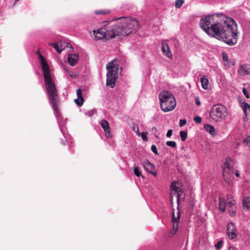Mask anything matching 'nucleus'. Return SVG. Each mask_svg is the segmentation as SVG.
<instances>
[{
	"instance_id": "obj_1",
	"label": "nucleus",
	"mask_w": 250,
	"mask_h": 250,
	"mask_svg": "<svg viewBox=\"0 0 250 250\" xmlns=\"http://www.w3.org/2000/svg\"><path fill=\"white\" fill-rule=\"evenodd\" d=\"M199 24L208 35L229 45H234L237 42L239 32L236 22L223 13L203 16Z\"/></svg>"
},
{
	"instance_id": "obj_2",
	"label": "nucleus",
	"mask_w": 250,
	"mask_h": 250,
	"mask_svg": "<svg viewBox=\"0 0 250 250\" xmlns=\"http://www.w3.org/2000/svg\"><path fill=\"white\" fill-rule=\"evenodd\" d=\"M38 55L40 60L44 79V83L46 88V94L49 104L51 105L54 114L58 118V122L61 130L66 141H68L69 136L67 133L66 128L64 126L67 120L65 119L62 121L60 117V113L58 107L60 100L56 86L54 82L52 81L49 66L45 58L39 52H38Z\"/></svg>"
},
{
	"instance_id": "obj_3",
	"label": "nucleus",
	"mask_w": 250,
	"mask_h": 250,
	"mask_svg": "<svg viewBox=\"0 0 250 250\" xmlns=\"http://www.w3.org/2000/svg\"><path fill=\"white\" fill-rule=\"evenodd\" d=\"M160 107L166 112L173 110L176 105V101L173 94L168 91H163L159 95Z\"/></svg>"
},
{
	"instance_id": "obj_4",
	"label": "nucleus",
	"mask_w": 250,
	"mask_h": 250,
	"mask_svg": "<svg viewBox=\"0 0 250 250\" xmlns=\"http://www.w3.org/2000/svg\"><path fill=\"white\" fill-rule=\"evenodd\" d=\"M119 64L118 61L114 59L109 62L106 65V84L111 88L114 87L116 80L118 78V71L119 70Z\"/></svg>"
},
{
	"instance_id": "obj_5",
	"label": "nucleus",
	"mask_w": 250,
	"mask_h": 250,
	"mask_svg": "<svg viewBox=\"0 0 250 250\" xmlns=\"http://www.w3.org/2000/svg\"><path fill=\"white\" fill-rule=\"evenodd\" d=\"M120 26L122 27V36L125 37L137 30L139 27V22L135 19L121 17Z\"/></svg>"
},
{
	"instance_id": "obj_6",
	"label": "nucleus",
	"mask_w": 250,
	"mask_h": 250,
	"mask_svg": "<svg viewBox=\"0 0 250 250\" xmlns=\"http://www.w3.org/2000/svg\"><path fill=\"white\" fill-rule=\"evenodd\" d=\"M228 115V112L227 108L222 104L214 105L211 108L209 112L210 118L216 122L225 119Z\"/></svg>"
},
{
	"instance_id": "obj_7",
	"label": "nucleus",
	"mask_w": 250,
	"mask_h": 250,
	"mask_svg": "<svg viewBox=\"0 0 250 250\" xmlns=\"http://www.w3.org/2000/svg\"><path fill=\"white\" fill-rule=\"evenodd\" d=\"M232 164V159L230 157H228L222 166L223 170V176L227 182H229L230 178L233 174L237 177L239 176V171L234 170Z\"/></svg>"
},
{
	"instance_id": "obj_8",
	"label": "nucleus",
	"mask_w": 250,
	"mask_h": 250,
	"mask_svg": "<svg viewBox=\"0 0 250 250\" xmlns=\"http://www.w3.org/2000/svg\"><path fill=\"white\" fill-rule=\"evenodd\" d=\"M104 28L106 31L105 36L106 40L112 39L116 36L123 37L122 27H120L119 23Z\"/></svg>"
},
{
	"instance_id": "obj_9",
	"label": "nucleus",
	"mask_w": 250,
	"mask_h": 250,
	"mask_svg": "<svg viewBox=\"0 0 250 250\" xmlns=\"http://www.w3.org/2000/svg\"><path fill=\"white\" fill-rule=\"evenodd\" d=\"M236 231L237 229L235 223H229L227 225V233L230 239H234L237 236Z\"/></svg>"
},
{
	"instance_id": "obj_10",
	"label": "nucleus",
	"mask_w": 250,
	"mask_h": 250,
	"mask_svg": "<svg viewBox=\"0 0 250 250\" xmlns=\"http://www.w3.org/2000/svg\"><path fill=\"white\" fill-rule=\"evenodd\" d=\"M180 218V211L179 210V206H178V211L177 213V216L176 217L174 215V212H173L172 221L173 223V228L172 231L170 233V236L174 235L176 232H177L178 226H179V221Z\"/></svg>"
},
{
	"instance_id": "obj_11",
	"label": "nucleus",
	"mask_w": 250,
	"mask_h": 250,
	"mask_svg": "<svg viewBox=\"0 0 250 250\" xmlns=\"http://www.w3.org/2000/svg\"><path fill=\"white\" fill-rule=\"evenodd\" d=\"M238 73L241 76L250 75V64L244 63L241 64L238 69Z\"/></svg>"
},
{
	"instance_id": "obj_12",
	"label": "nucleus",
	"mask_w": 250,
	"mask_h": 250,
	"mask_svg": "<svg viewBox=\"0 0 250 250\" xmlns=\"http://www.w3.org/2000/svg\"><path fill=\"white\" fill-rule=\"evenodd\" d=\"M242 108L245 113L243 120L245 122H249L250 125V105L246 103H242Z\"/></svg>"
},
{
	"instance_id": "obj_13",
	"label": "nucleus",
	"mask_w": 250,
	"mask_h": 250,
	"mask_svg": "<svg viewBox=\"0 0 250 250\" xmlns=\"http://www.w3.org/2000/svg\"><path fill=\"white\" fill-rule=\"evenodd\" d=\"M106 31L104 28H102L97 30V31H94L93 37L96 40H99L103 39H106L105 36Z\"/></svg>"
},
{
	"instance_id": "obj_14",
	"label": "nucleus",
	"mask_w": 250,
	"mask_h": 250,
	"mask_svg": "<svg viewBox=\"0 0 250 250\" xmlns=\"http://www.w3.org/2000/svg\"><path fill=\"white\" fill-rule=\"evenodd\" d=\"M101 125L104 130L106 137H110L111 134L108 122L106 120L103 119L101 121Z\"/></svg>"
},
{
	"instance_id": "obj_15",
	"label": "nucleus",
	"mask_w": 250,
	"mask_h": 250,
	"mask_svg": "<svg viewBox=\"0 0 250 250\" xmlns=\"http://www.w3.org/2000/svg\"><path fill=\"white\" fill-rule=\"evenodd\" d=\"M77 98L75 100V103L78 106H81L84 102V99L83 96V93L80 88H79L76 91Z\"/></svg>"
},
{
	"instance_id": "obj_16",
	"label": "nucleus",
	"mask_w": 250,
	"mask_h": 250,
	"mask_svg": "<svg viewBox=\"0 0 250 250\" xmlns=\"http://www.w3.org/2000/svg\"><path fill=\"white\" fill-rule=\"evenodd\" d=\"M161 50L164 55L166 56L168 58H171L172 57V54L169 47L167 43L163 42L161 45Z\"/></svg>"
},
{
	"instance_id": "obj_17",
	"label": "nucleus",
	"mask_w": 250,
	"mask_h": 250,
	"mask_svg": "<svg viewBox=\"0 0 250 250\" xmlns=\"http://www.w3.org/2000/svg\"><path fill=\"white\" fill-rule=\"evenodd\" d=\"M79 60V56L77 54H69L68 57L69 64L71 66L76 64Z\"/></svg>"
},
{
	"instance_id": "obj_18",
	"label": "nucleus",
	"mask_w": 250,
	"mask_h": 250,
	"mask_svg": "<svg viewBox=\"0 0 250 250\" xmlns=\"http://www.w3.org/2000/svg\"><path fill=\"white\" fill-rule=\"evenodd\" d=\"M143 167L149 173L151 172L152 170L155 168L154 165L150 163L148 160H146L143 163Z\"/></svg>"
},
{
	"instance_id": "obj_19",
	"label": "nucleus",
	"mask_w": 250,
	"mask_h": 250,
	"mask_svg": "<svg viewBox=\"0 0 250 250\" xmlns=\"http://www.w3.org/2000/svg\"><path fill=\"white\" fill-rule=\"evenodd\" d=\"M242 205L245 210H250V197H245L242 201Z\"/></svg>"
},
{
	"instance_id": "obj_20",
	"label": "nucleus",
	"mask_w": 250,
	"mask_h": 250,
	"mask_svg": "<svg viewBox=\"0 0 250 250\" xmlns=\"http://www.w3.org/2000/svg\"><path fill=\"white\" fill-rule=\"evenodd\" d=\"M49 44L52 46L59 53H60L64 48V47H62V44L58 42L49 43Z\"/></svg>"
},
{
	"instance_id": "obj_21",
	"label": "nucleus",
	"mask_w": 250,
	"mask_h": 250,
	"mask_svg": "<svg viewBox=\"0 0 250 250\" xmlns=\"http://www.w3.org/2000/svg\"><path fill=\"white\" fill-rule=\"evenodd\" d=\"M219 209L222 212H224L225 211L226 207L227 206L226 204H225V203H226V202L224 199H221V198H219Z\"/></svg>"
},
{
	"instance_id": "obj_22",
	"label": "nucleus",
	"mask_w": 250,
	"mask_h": 250,
	"mask_svg": "<svg viewBox=\"0 0 250 250\" xmlns=\"http://www.w3.org/2000/svg\"><path fill=\"white\" fill-rule=\"evenodd\" d=\"M201 83L202 88L204 89H207L208 83V79L205 77H202L201 78Z\"/></svg>"
},
{
	"instance_id": "obj_23",
	"label": "nucleus",
	"mask_w": 250,
	"mask_h": 250,
	"mask_svg": "<svg viewBox=\"0 0 250 250\" xmlns=\"http://www.w3.org/2000/svg\"><path fill=\"white\" fill-rule=\"evenodd\" d=\"M205 128L207 131L210 134L214 135L215 134V129L214 127L209 125H206Z\"/></svg>"
},
{
	"instance_id": "obj_24",
	"label": "nucleus",
	"mask_w": 250,
	"mask_h": 250,
	"mask_svg": "<svg viewBox=\"0 0 250 250\" xmlns=\"http://www.w3.org/2000/svg\"><path fill=\"white\" fill-rule=\"evenodd\" d=\"M225 204H226L227 207L231 208L232 209L235 208V202L234 199L227 200Z\"/></svg>"
},
{
	"instance_id": "obj_25",
	"label": "nucleus",
	"mask_w": 250,
	"mask_h": 250,
	"mask_svg": "<svg viewBox=\"0 0 250 250\" xmlns=\"http://www.w3.org/2000/svg\"><path fill=\"white\" fill-rule=\"evenodd\" d=\"M180 136L182 141H185L188 136V133L186 131H181L180 132Z\"/></svg>"
},
{
	"instance_id": "obj_26",
	"label": "nucleus",
	"mask_w": 250,
	"mask_h": 250,
	"mask_svg": "<svg viewBox=\"0 0 250 250\" xmlns=\"http://www.w3.org/2000/svg\"><path fill=\"white\" fill-rule=\"evenodd\" d=\"M110 12V11L109 10H100L96 11L95 12V14H97V15H99V14L105 15V14H109Z\"/></svg>"
},
{
	"instance_id": "obj_27",
	"label": "nucleus",
	"mask_w": 250,
	"mask_h": 250,
	"mask_svg": "<svg viewBox=\"0 0 250 250\" xmlns=\"http://www.w3.org/2000/svg\"><path fill=\"white\" fill-rule=\"evenodd\" d=\"M96 110L95 109H91L86 111L85 112V115L91 117L93 116L96 113Z\"/></svg>"
},
{
	"instance_id": "obj_28",
	"label": "nucleus",
	"mask_w": 250,
	"mask_h": 250,
	"mask_svg": "<svg viewBox=\"0 0 250 250\" xmlns=\"http://www.w3.org/2000/svg\"><path fill=\"white\" fill-rule=\"evenodd\" d=\"M134 174L137 177H140L142 174L140 168L138 167H134Z\"/></svg>"
},
{
	"instance_id": "obj_29",
	"label": "nucleus",
	"mask_w": 250,
	"mask_h": 250,
	"mask_svg": "<svg viewBox=\"0 0 250 250\" xmlns=\"http://www.w3.org/2000/svg\"><path fill=\"white\" fill-rule=\"evenodd\" d=\"M184 2V0H176L175 3V7L177 8H180Z\"/></svg>"
},
{
	"instance_id": "obj_30",
	"label": "nucleus",
	"mask_w": 250,
	"mask_h": 250,
	"mask_svg": "<svg viewBox=\"0 0 250 250\" xmlns=\"http://www.w3.org/2000/svg\"><path fill=\"white\" fill-rule=\"evenodd\" d=\"M170 188L172 191H176L177 192H179V188L176 186V183L175 182H173L171 184Z\"/></svg>"
},
{
	"instance_id": "obj_31",
	"label": "nucleus",
	"mask_w": 250,
	"mask_h": 250,
	"mask_svg": "<svg viewBox=\"0 0 250 250\" xmlns=\"http://www.w3.org/2000/svg\"><path fill=\"white\" fill-rule=\"evenodd\" d=\"M166 144L167 146L175 148L176 146V143L174 141H167Z\"/></svg>"
},
{
	"instance_id": "obj_32",
	"label": "nucleus",
	"mask_w": 250,
	"mask_h": 250,
	"mask_svg": "<svg viewBox=\"0 0 250 250\" xmlns=\"http://www.w3.org/2000/svg\"><path fill=\"white\" fill-rule=\"evenodd\" d=\"M133 130L137 134L138 136H140L141 135V132H140L139 127L137 125L133 126Z\"/></svg>"
},
{
	"instance_id": "obj_33",
	"label": "nucleus",
	"mask_w": 250,
	"mask_h": 250,
	"mask_svg": "<svg viewBox=\"0 0 250 250\" xmlns=\"http://www.w3.org/2000/svg\"><path fill=\"white\" fill-rule=\"evenodd\" d=\"M151 151L155 154H158L157 147L155 145H153L151 147Z\"/></svg>"
},
{
	"instance_id": "obj_34",
	"label": "nucleus",
	"mask_w": 250,
	"mask_h": 250,
	"mask_svg": "<svg viewBox=\"0 0 250 250\" xmlns=\"http://www.w3.org/2000/svg\"><path fill=\"white\" fill-rule=\"evenodd\" d=\"M194 121L197 124H200L202 122V119L200 116H195L194 118Z\"/></svg>"
},
{
	"instance_id": "obj_35",
	"label": "nucleus",
	"mask_w": 250,
	"mask_h": 250,
	"mask_svg": "<svg viewBox=\"0 0 250 250\" xmlns=\"http://www.w3.org/2000/svg\"><path fill=\"white\" fill-rule=\"evenodd\" d=\"M222 245H223L222 242L219 241L216 244H215V247L217 249L219 250L222 247Z\"/></svg>"
},
{
	"instance_id": "obj_36",
	"label": "nucleus",
	"mask_w": 250,
	"mask_h": 250,
	"mask_svg": "<svg viewBox=\"0 0 250 250\" xmlns=\"http://www.w3.org/2000/svg\"><path fill=\"white\" fill-rule=\"evenodd\" d=\"M142 137V139L144 141H146L147 140V137L146 136V132H142L141 133V135Z\"/></svg>"
},
{
	"instance_id": "obj_37",
	"label": "nucleus",
	"mask_w": 250,
	"mask_h": 250,
	"mask_svg": "<svg viewBox=\"0 0 250 250\" xmlns=\"http://www.w3.org/2000/svg\"><path fill=\"white\" fill-rule=\"evenodd\" d=\"M151 131L154 133V135L155 137H158V135L157 134V129L156 127L154 126L151 128Z\"/></svg>"
},
{
	"instance_id": "obj_38",
	"label": "nucleus",
	"mask_w": 250,
	"mask_h": 250,
	"mask_svg": "<svg viewBox=\"0 0 250 250\" xmlns=\"http://www.w3.org/2000/svg\"><path fill=\"white\" fill-rule=\"evenodd\" d=\"M187 124L186 120L180 119L179 122V125L180 126H184Z\"/></svg>"
},
{
	"instance_id": "obj_39",
	"label": "nucleus",
	"mask_w": 250,
	"mask_h": 250,
	"mask_svg": "<svg viewBox=\"0 0 250 250\" xmlns=\"http://www.w3.org/2000/svg\"><path fill=\"white\" fill-rule=\"evenodd\" d=\"M243 93L244 95L247 98H249L250 97L249 94L247 90V89L245 88H244L243 89Z\"/></svg>"
},
{
	"instance_id": "obj_40",
	"label": "nucleus",
	"mask_w": 250,
	"mask_h": 250,
	"mask_svg": "<svg viewBox=\"0 0 250 250\" xmlns=\"http://www.w3.org/2000/svg\"><path fill=\"white\" fill-rule=\"evenodd\" d=\"M173 130L172 129H169L167 133V137L170 138L172 135Z\"/></svg>"
},
{
	"instance_id": "obj_41",
	"label": "nucleus",
	"mask_w": 250,
	"mask_h": 250,
	"mask_svg": "<svg viewBox=\"0 0 250 250\" xmlns=\"http://www.w3.org/2000/svg\"><path fill=\"white\" fill-rule=\"evenodd\" d=\"M244 142L246 143L247 145H249L250 144V136H249L244 140Z\"/></svg>"
},
{
	"instance_id": "obj_42",
	"label": "nucleus",
	"mask_w": 250,
	"mask_h": 250,
	"mask_svg": "<svg viewBox=\"0 0 250 250\" xmlns=\"http://www.w3.org/2000/svg\"><path fill=\"white\" fill-rule=\"evenodd\" d=\"M222 57H223V60L224 61H227V60L228 59V56L226 53H223L222 54Z\"/></svg>"
},
{
	"instance_id": "obj_43",
	"label": "nucleus",
	"mask_w": 250,
	"mask_h": 250,
	"mask_svg": "<svg viewBox=\"0 0 250 250\" xmlns=\"http://www.w3.org/2000/svg\"><path fill=\"white\" fill-rule=\"evenodd\" d=\"M195 102L196 104L198 105H200L201 104V102L197 98H196L195 99Z\"/></svg>"
},
{
	"instance_id": "obj_44",
	"label": "nucleus",
	"mask_w": 250,
	"mask_h": 250,
	"mask_svg": "<svg viewBox=\"0 0 250 250\" xmlns=\"http://www.w3.org/2000/svg\"><path fill=\"white\" fill-rule=\"evenodd\" d=\"M233 199L232 196L231 195H228L227 196V200Z\"/></svg>"
},
{
	"instance_id": "obj_45",
	"label": "nucleus",
	"mask_w": 250,
	"mask_h": 250,
	"mask_svg": "<svg viewBox=\"0 0 250 250\" xmlns=\"http://www.w3.org/2000/svg\"><path fill=\"white\" fill-rule=\"evenodd\" d=\"M149 173L152 174V175H153L155 177L157 175L156 172L153 171V170L151 171V172H149Z\"/></svg>"
},
{
	"instance_id": "obj_46",
	"label": "nucleus",
	"mask_w": 250,
	"mask_h": 250,
	"mask_svg": "<svg viewBox=\"0 0 250 250\" xmlns=\"http://www.w3.org/2000/svg\"><path fill=\"white\" fill-rule=\"evenodd\" d=\"M229 250H235V249L233 247H229Z\"/></svg>"
},
{
	"instance_id": "obj_47",
	"label": "nucleus",
	"mask_w": 250,
	"mask_h": 250,
	"mask_svg": "<svg viewBox=\"0 0 250 250\" xmlns=\"http://www.w3.org/2000/svg\"><path fill=\"white\" fill-rule=\"evenodd\" d=\"M177 203H178V204H179V195H178Z\"/></svg>"
},
{
	"instance_id": "obj_48",
	"label": "nucleus",
	"mask_w": 250,
	"mask_h": 250,
	"mask_svg": "<svg viewBox=\"0 0 250 250\" xmlns=\"http://www.w3.org/2000/svg\"><path fill=\"white\" fill-rule=\"evenodd\" d=\"M234 212H235V210H234L232 211V213H230V215H232L233 213H234Z\"/></svg>"
},
{
	"instance_id": "obj_49",
	"label": "nucleus",
	"mask_w": 250,
	"mask_h": 250,
	"mask_svg": "<svg viewBox=\"0 0 250 250\" xmlns=\"http://www.w3.org/2000/svg\"><path fill=\"white\" fill-rule=\"evenodd\" d=\"M68 45H70V44L69 43H67L66 46L68 47Z\"/></svg>"
},
{
	"instance_id": "obj_50",
	"label": "nucleus",
	"mask_w": 250,
	"mask_h": 250,
	"mask_svg": "<svg viewBox=\"0 0 250 250\" xmlns=\"http://www.w3.org/2000/svg\"><path fill=\"white\" fill-rule=\"evenodd\" d=\"M19 0H15V3L17 2Z\"/></svg>"
}]
</instances>
